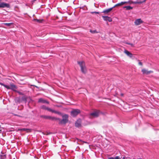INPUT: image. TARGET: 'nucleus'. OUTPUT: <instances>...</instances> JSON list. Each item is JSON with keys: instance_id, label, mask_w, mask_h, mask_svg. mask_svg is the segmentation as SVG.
Masks as SVG:
<instances>
[{"instance_id": "f257e3e1", "label": "nucleus", "mask_w": 159, "mask_h": 159, "mask_svg": "<svg viewBox=\"0 0 159 159\" xmlns=\"http://www.w3.org/2000/svg\"><path fill=\"white\" fill-rule=\"evenodd\" d=\"M77 63L81 68L82 72L83 73H85L87 70L84 62V61H78Z\"/></svg>"}, {"instance_id": "f03ea898", "label": "nucleus", "mask_w": 159, "mask_h": 159, "mask_svg": "<svg viewBox=\"0 0 159 159\" xmlns=\"http://www.w3.org/2000/svg\"><path fill=\"white\" fill-rule=\"evenodd\" d=\"M68 116L67 115L65 114L63 116L62 119L60 121V123L61 124H65L68 121Z\"/></svg>"}, {"instance_id": "7ed1b4c3", "label": "nucleus", "mask_w": 159, "mask_h": 159, "mask_svg": "<svg viewBox=\"0 0 159 159\" xmlns=\"http://www.w3.org/2000/svg\"><path fill=\"white\" fill-rule=\"evenodd\" d=\"M80 110L78 109H75L71 111V115L73 117H75L80 113Z\"/></svg>"}, {"instance_id": "20e7f679", "label": "nucleus", "mask_w": 159, "mask_h": 159, "mask_svg": "<svg viewBox=\"0 0 159 159\" xmlns=\"http://www.w3.org/2000/svg\"><path fill=\"white\" fill-rule=\"evenodd\" d=\"M99 111L98 110L95 111L90 114L89 117L90 118H91V116H93V117H98L99 116Z\"/></svg>"}, {"instance_id": "39448f33", "label": "nucleus", "mask_w": 159, "mask_h": 159, "mask_svg": "<svg viewBox=\"0 0 159 159\" xmlns=\"http://www.w3.org/2000/svg\"><path fill=\"white\" fill-rule=\"evenodd\" d=\"M4 0H0V8H10V5L8 3L2 2Z\"/></svg>"}, {"instance_id": "423d86ee", "label": "nucleus", "mask_w": 159, "mask_h": 159, "mask_svg": "<svg viewBox=\"0 0 159 159\" xmlns=\"http://www.w3.org/2000/svg\"><path fill=\"white\" fill-rule=\"evenodd\" d=\"M7 89H11L14 91H16V89H17V87L13 84H11L9 86L7 85Z\"/></svg>"}, {"instance_id": "0eeeda50", "label": "nucleus", "mask_w": 159, "mask_h": 159, "mask_svg": "<svg viewBox=\"0 0 159 159\" xmlns=\"http://www.w3.org/2000/svg\"><path fill=\"white\" fill-rule=\"evenodd\" d=\"M124 52L125 54H126L130 58H131L132 59L134 58V57L133 56V54L127 50H125Z\"/></svg>"}, {"instance_id": "6e6552de", "label": "nucleus", "mask_w": 159, "mask_h": 159, "mask_svg": "<svg viewBox=\"0 0 159 159\" xmlns=\"http://www.w3.org/2000/svg\"><path fill=\"white\" fill-rule=\"evenodd\" d=\"M143 21L141 19H138L135 20L134 24L136 25H138L143 23Z\"/></svg>"}, {"instance_id": "1a4fd4ad", "label": "nucleus", "mask_w": 159, "mask_h": 159, "mask_svg": "<svg viewBox=\"0 0 159 159\" xmlns=\"http://www.w3.org/2000/svg\"><path fill=\"white\" fill-rule=\"evenodd\" d=\"M75 126L77 127H79L81 126V120L80 119H78L75 123Z\"/></svg>"}, {"instance_id": "9d476101", "label": "nucleus", "mask_w": 159, "mask_h": 159, "mask_svg": "<svg viewBox=\"0 0 159 159\" xmlns=\"http://www.w3.org/2000/svg\"><path fill=\"white\" fill-rule=\"evenodd\" d=\"M102 17L104 20L108 21L109 22H111L112 21V19L110 17L106 16H102Z\"/></svg>"}, {"instance_id": "9b49d317", "label": "nucleus", "mask_w": 159, "mask_h": 159, "mask_svg": "<svg viewBox=\"0 0 159 159\" xmlns=\"http://www.w3.org/2000/svg\"><path fill=\"white\" fill-rule=\"evenodd\" d=\"M142 72L143 74H145L146 75L149 74L151 73L152 72V71H148L145 69H143L142 70Z\"/></svg>"}, {"instance_id": "f8f14e48", "label": "nucleus", "mask_w": 159, "mask_h": 159, "mask_svg": "<svg viewBox=\"0 0 159 159\" xmlns=\"http://www.w3.org/2000/svg\"><path fill=\"white\" fill-rule=\"evenodd\" d=\"M38 102H39V103L41 102V103H46L47 104L49 103V102L48 101H47L43 99L42 98H39L38 100Z\"/></svg>"}, {"instance_id": "ddd939ff", "label": "nucleus", "mask_w": 159, "mask_h": 159, "mask_svg": "<svg viewBox=\"0 0 159 159\" xmlns=\"http://www.w3.org/2000/svg\"><path fill=\"white\" fill-rule=\"evenodd\" d=\"M41 117L45 119H51L53 120L54 119V118L53 117H52L50 116H41Z\"/></svg>"}, {"instance_id": "4468645a", "label": "nucleus", "mask_w": 159, "mask_h": 159, "mask_svg": "<svg viewBox=\"0 0 159 159\" xmlns=\"http://www.w3.org/2000/svg\"><path fill=\"white\" fill-rule=\"evenodd\" d=\"M125 2V4H137V3H140L141 2H133V1L131 0H129L128 2Z\"/></svg>"}, {"instance_id": "2eb2a0df", "label": "nucleus", "mask_w": 159, "mask_h": 159, "mask_svg": "<svg viewBox=\"0 0 159 159\" xmlns=\"http://www.w3.org/2000/svg\"><path fill=\"white\" fill-rule=\"evenodd\" d=\"M125 2H122L120 3H118L116 4L113 7V8H114L116 7L121 6V5H123L125 4Z\"/></svg>"}, {"instance_id": "dca6fc26", "label": "nucleus", "mask_w": 159, "mask_h": 159, "mask_svg": "<svg viewBox=\"0 0 159 159\" xmlns=\"http://www.w3.org/2000/svg\"><path fill=\"white\" fill-rule=\"evenodd\" d=\"M46 110H48V111L51 112L52 113H57V114H58L59 113V112H57V111H56L54 110H53L51 109V108H49L48 107H47Z\"/></svg>"}, {"instance_id": "f3484780", "label": "nucleus", "mask_w": 159, "mask_h": 159, "mask_svg": "<svg viewBox=\"0 0 159 159\" xmlns=\"http://www.w3.org/2000/svg\"><path fill=\"white\" fill-rule=\"evenodd\" d=\"M123 8H125L126 10H129L133 9V7L130 6H125L123 7Z\"/></svg>"}, {"instance_id": "a211bd4d", "label": "nucleus", "mask_w": 159, "mask_h": 159, "mask_svg": "<svg viewBox=\"0 0 159 159\" xmlns=\"http://www.w3.org/2000/svg\"><path fill=\"white\" fill-rule=\"evenodd\" d=\"M113 8V7H112L111 8H108V9H106L103 11V12L105 13H108L110 12V11H111L112 10V9Z\"/></svg>"}, {"instance_id": "6ab92c4d", "label": "nucleus", "mask_w": 159, "mask_h": 159, "mask_svg": "<svg viewBox=\"0 0 159 159\" xmlns=\"http://www.w3.org/2000/svg\"><path fill=\"white\" fill-rule=\"evenodd\" d=\"M4 24L7 26H10L12 25H13V23H4Z\"/></svg>"}, {"instance_id": "aec40b11", "label": "nucleus", "mask_w": 159, "mask_h": 159, "mask_svg": "<svg viewBox=\"0 0 159 159\" xmlns=\"http://www.w3.org/2000/svg\"><path fill=\"white\" fill-rule=\"evenodd\" d=\"M108 159H120V158L119 156H116L115 157H109Z\"/></svg>"}, {"instance_id": "412c9836", "label": "nucleus", "mask_w": 159, "mask_h": 159, "mask_svg": "<svg viewBox=\"0 0 159 159\" xmlns=\"http://www.w3.org/2000/svg\"><path fill=\"white\" fill-rule=\"evenodd\" d=\"M5 158V155H2L0 154V159H4Z\"/></svg>"}, {"instance_id": "4be33fe9", "label": "nucleus", "mask_w": 159, "mask_h": 159, "mask_svg": "<svg viewBox=\"0 0 159 159\" xmlns=\"http://www.w3.org/2000/svg\"><path fill=\"white\" fill-rule=\"evenodd\" d=\"M41 108L42 109L46 110L47 107L45 105H42L41 107Z\"/></svg>"}, {"instance_id": "5701e85b", "label": "nucleus", "mask_w": 159, "mask_h": 159, "mask_svg": "<svg viewBox=\"0 0 159 159\" xmlns=\"http://www.w3.org/2000/svg\"><path fill=\"white\" fill-rule=\"evenodd\" d=\"M34 21H36L37 22H39V23H41V22H42V21L41 20L38 19H34Z\"/></svg>"}, {"instance_id": "b1692460", "label": "nucleus", "mask_w": 159, "mask_h": 159, "mask_svg": "<svg viewBox=\"0 0 159 159\" xmlns=\"http://www.w3.org/2000/svg\"><path fill=\"white\" fill-rule=\"evenodd\" d=\"M0 84L1 85H2V86H3L4 87L6 88H7V87H7V85H5V84H3L2 83H0Z\"/></svg>"}, {"instance_id": "393cba45", "label": "nucleus", "mask_w": 159, "mask_h": 159, "mask_svg": "<svg viewBox=\"0 0 159 159\" xmlns=\"http://www.w3.org/2000/svg\"><path fill=\"white\" fill-rule=\"evenodd\" d=\"M90 32H91L92 33H95L98 32L96 31V30H90Z\"/></svg>"}, {"instance_id": "a878e982", "label": "nucleus", "mask_w": 159, "mask_h": 159, "mask_svg": "<svg viewBox=\"0 0 159 159\" xmlns=\"http://www.w3.org/2000/svg\"><path fill=\"white\" fill-rule=\"evenodd\" d=\"M91 13H95V14H99V12H97V11H94V12H91Z\"/></svg>"}, {"instance_id": "bb28decb", "label": "nucleus", "mask_w": 159, "mask_h": 159, "mask_svg": "<svg viewBox=\"0 0 159 159\" xmlns=\"http://www.w3.org/2000/svg\"><path fill=\"white\" fill-rule=\"evenodd\" d=\"M18 93L20 94V95H23V94L22 93H21V92H17Z\"/></svg>"}, {"instance_id": "cd10ccee", "label": "nucleus", "mask_w": 159, "mask_h": 159, "mask_svg": "<svg viewBox=\"0 0 159 159\" xmlns=\"http://www.w3.org/2000/svg\"><path fill=\"white\" fill-rule=\"evenodd\" d=\"M139 64L140 65L142 66V63L141 62L139 61Z\"/></svg>"}, {"instance_id": "c85d7f7f", "label": "nucleus", "mask_w": 159, "mask_h": 159, "mask_svg": "<svg viewBox=\"0 0 159 159\" xmlns=\"http://www.w3.org/2000/svg\"><path fill=\"white\" fill-rule=\"evenodd\" d=\"M22 130H29V129H26V128H23L22 129Z\"/></svg>"}, {"instance_id": "c756f323", "label": "nucleus", "mask_w": 159, "mask_h": 159, "mask_svg": "<svg viewBox=\"0 0 159 159\" xmlns=\"http://www.w3.org/2000/svg\"><path fill=\"white\" fill-rule=\"evenodd\" d=\"M127 44H128L130 45L131 46H132L133 45V44H131V43H127Z\"/></svg>"}, {"instance_id": "7c9ffc66", "label": "nucleus", "mask_w": 159, "mask_h": 159, "mask_svg": "<svg viewBox=\"0 0 159 159\" xmlns=\"http://www.w3.org/2000/svg\"><path fill=\"white\" fill-rule=\"evenodd\" d=\"M137 159H142V158H139Z\"/></svg>"}, {"instance_id": "2f4dec72", "label": "nucleus", "mask_w": 159, "mask_h": 159, "mask_svg": "<svg viewBox=\"0 0 159 159\" xmlns=\"http://www.w3.org/2000/svg\"><path fill=\"white\" fill-rule=\"evenodd\" d=\"M123 159H125V157H123Z\"/></svg>"}, {"instance_id": "473e14b6", "label": "nucleus", "mask_w": 159, "mask_h": 159, "mask_svg": "<svg viewBox=\"0 0 159 159\" xmlns=\"http://www.w3.org/2000/svg\"><path fill=\"white\" fill-rule=\"evenodd\" d=\"M37 88V87L36 86H35Z\"/></svg>"}]
</instances>
